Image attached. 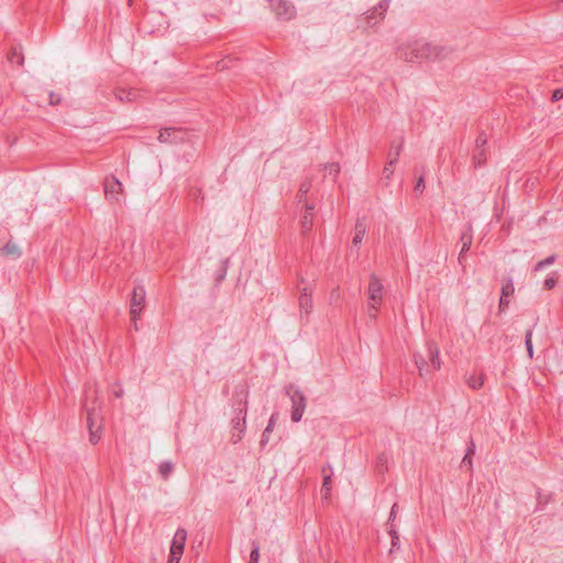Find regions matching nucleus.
Listing matches in <instances>:
<instances>
[{
	"instance_id": "obj_1",
	"label": "nucleus",
	"mask_w": 563,
	"mask_h": 563,
	"mask_svg": "<svg viewBox=\"0 0 563 563\" xmlns=\"http://www.w3.org/2000/svg\"><path fill=\"white\" fill-rule=\"evenodd\" d=\"M398 57L411 64H421L424 62H441L452 54V49L433 45L422 38L407 41L397 47Z\"/></svg>"
},
{
	"instance_id": "obj_2",
	"label": "nucleus",
	"mask_w": 563,
	"mask_h": 563,
	"mask_svg": "<svg viewBox=\"0 0 563 563\" xmlns=\"http://www.w3.org/2000/svg\"><path fill=\"white\" fill-rule=\"evenodd\" d=\"M84 408L87 412V424L89 429V440L92 444L98 443L101 438V417L98 389L95 384H90L85 390Z\"/></svg>"
},
{
	"instance_id": "obj_3",
	"label": "nucleus",
	"mask_w": 563,
	"mask_h": 563,
	"mask_svg": "<svg viewBox=\"0 0 563 563\" xmlns=\"http://www.w3.org/2000/svg\"><path fill=\"white\" fill-rule=\"evenodd\" d=\"M367 316L371 320L377 318V312L383 302L384 285L383 282L375 275L369 276L367 287Z\"/></svg>"
},
{
	"instance_id": "obj_4",
	"label": "nucleus",
	"mask_w": 563,
	"mask_h": 563,
	"mask_svg": "<svg viewBox=\"0 0 563 563\" xmlns=\"http://www.w3.org/2000/svg\"><path fill=\"white\" fill-rule=\"evenodd\" d=\"M298 291H299V298H298V305L301 317H308L313 307L312 301V291L313 287L310 283L306 282L302 277L298 280Z\"/></svg>"
},
{
	"instance_id": "obj_5",
	"label": "nucleus",
	"mask_w": 563,
	"mask_h": 563,
	"mask_svg": "<svg viewBox=\"0 0 563 563\" xmlns=\"http://www.w3.org/2000/svg\"><path fill=\"white\" fill-rule=\"evenodd\" d=\"M287 395L291 401V420L299 422L303 416L307 406V398L303 393L294 386L287 388Z\"/></svg>"
},
{
	"instance_id": "obj_6",
	"label": "nucleus",
	"mask_w": 563,
	"mask_h": 563,
	"mask_svg": "<svg viewBox=\"0 0 563 563\" xmlns=\"http://www.w3.org/2000/svg\"><path fill=\"white\" fill-rule=\"evenodd\" d=\"M187 540V531L184 528H178L174 534L168 563H179L184 553Z\"/></svg>"
},
{
	"instance_id": "obj_7",
	"label": "nucleus",
	"mask_w": 563,
	"mask_h": 563,
	"mask_svg": "<svg viewBox=\"0 0 563 563\" xmlns=\"http://www.w3.org/2000/svg\"><path fill=\"white\" fill-rule=\"evenodd\" d=\"M246 413H247V408H246V400H245L244 407L239 408L236 410L235 417L231 421V424H232L231 441L233 443H238L242 439V437L245 432Z\"/></svg>"
},
{
	"instance_id": "obj_8",
	"label": "nucleus",
	"mask_w": 563,
	"mask_h": 563,
	"mask_svg": "<svg viewBox=\"0 0 563 563\" xmlns=\"http://www.w3.org/2000/svg\"><path fill=\"white\" fill-rule=\"evenodd\" d=\"M145 289L142 285H137L133 289V295L131 298V308L130 313L131 318L134 324V328L137 330V319L141 316V312L143 310V305L145 301Z\"/></svg>"
},
{
	"instance_id": "obj_9",
	"label": "nucleus",
	"mask_w": 563,
	"mask_h": 563,
	"mask_svg": "<svg viewBox=\"0 0 563 563\" xmlns=\"http://www.w3.org/2000/svg\"><path fill=\"white\" fill-rule=\"evenodd\" d=\"M188 139V133L183 129L165 128L161 130L158 141L161 143L177 144L185 142Z\"/></svg>"
},
{
	"instance_id": "obj_10",
	"label": "nucleus",
	"mask_w": 563,
	"mask_h": 563,
	"mask_svg": "<svg viewBox=\"0 0 563 563\" xmlns=\"http://www.w3.org/2000/svg\"><path fill=\"white\" fill-rule=\"evenodd\" d=\"M275 14L283 20H290L295 16V7L288 0H267Z\"/></svg>"
},
{
	"instance_id": "obj_11",
	"label": "nucleus",
	"mask_w": 563,
	"mask_h": 563,
	"mask_svg": "<svg viewBox=\"0 0 563 563\" xmlns=\"http://www.w3.org/2000/svg\"><path fill=\"white\" fill-rule=\"evenodd\" d=\"M123 192V186L121 181L114 177H107L104 180V195L106 198L111 202H119L120 196Z\"/></svg>"
},
{
	"instance_id": "obj_12",
	"label": "nucleus",
	"mask_w": 563,
	"mask_h": 563,
	"mask_svg": "<svg viewBox=\"0 0 563 563\" xmlns=\"http://www.w3.org/2000/svg\"><path fill=\"white\" fill-rule=\"evenodd\" d=\"M389 3H390V0H380L375 8L367 11V13H366L367 24L374 25L376 23V21L373 22V20H375L376 13L379 14L380 19H383L385 12L389 8Z\"/></svg>"
},
{
	"instance_id": "obj_13",
	"label": "nucleus",
	"mask_w": 563,
	"mask_h": 563,
	"mask_svg": "<svg viewBox=\"0 0 563 563\" xmlns=\"http://www.w3.org/2000/svg\"><path fill=\"white\" fill-rule=\"evenodd\" d=\"M313 207L306 202V211L301 218V230L303 233L309 232L313 225Z\"/></svg>"
},
{
	"instance_id": "obj_14",
	"label": "nucleus",
	"mask_w": 563,
	"mask_h": 563,
	"mask_svg": "<svg viewBox=\"0 0 563 563\" xmlns=\"http://www.w3.org/2000/svg\"><path fill=\"white\" fill-rule=\"evenodd\" d=\"M427 350H428V355L430 357L429 368L432 367L433 371L439 369L441 366L439 349L435 346V344L428 343Z\"/></svg>"
},
{
	"instance_id": "obj_15",
	"label": "nucleus",
	"mask_w": 563,
	"mask_h": 563,
	"mask_svg": "<svg viewBox=\"0 0 563 563\" xmlns=\"http://www.w3.org/2000/svg\"><path fill=\"white\" fill-rule=\"evenodd\" d=\"M472 240H473L472 227L470 225L468 230L466 232H464L462 234V236H461L462 249H461V252H460V255H459V261L460 262L462 261V257H463L464 253L470 251L471 245H472Z\"/></svg>"
},
{
	"instance_id": "obj_16",
	"label": "nucleus",
	"mask_w": 563,
	"mask_h": 563,
	"mask_svg": "<svg viewBox=\"0 0 563 563\" xmlns=\"http://www.w3.org/2000/svg\"><path fill=\"white\" fill-rule=\"evenodd\" d=\"M114 95H115V98L121 102H131V101L135 100L137 93L133 89H130V90L117 89Z\"/></svg>"
},
{
	"instance_id": "obj_17",
	"label": "nucleus",
	"mask_w": 563,
	"mask_h": 563,
	"mask_svg": "<svg viewBox=\"0 0 563 563\" xmlns=\"http://www.w3.org/2000/svg\"><path fill=\"white\" fill-rule=\"evenodd\" d=\"M277 420H278V413L274 412L271 416L268 424H267V427L265 428V430H264V432L262 434V440H261V444L262 445H265L268 442L269 433L273 431Z\"/></svg>"
},
{
	"instance_id": "obj_18",
	"label": "nucleus",
	"mask_w": 563,
	"mask_h": 563,
	"mask_svg": "<svg viewBox=\"0 0 563 563\" xmlns=\"http://www.w3.org/2000/svg\"><path fill=\"white\" fill-rule=\"evenodd\" d=\"M404 146V140L401 139L397 144L391 145V150L388 154L389 157V165H396L398 157L400 155V152L402 151Z\"/></svg>"
},
{
	"instance_id": "obj_19",
	"label": "nucleus",
	"mask_w": 563,
	"mask_h": 563,
	"mask_svg": "<svg viewBox=\"0 0 563 563\" xmlns=\"http://www.w3.org/2000/svg\"><path fill=\"white\" fill-rule=\"evenodd\" d=\"M415 363L418 367L419 375L421 377H424L430 373L429 365L427 364L424 357L421 354H415Z\"/></svg>"
},
{
	"instance_id": "obj_20",
	"label": "nucleus",
	"mask_w": 563,
	"mask_h": 563,
	"mask_svg": "<svg viewBox=\"0 0 563 563\" xmlns=\"http://www.w3.org/2000/svg\"><path fill=\"white\" fill-rule=\"evenodd\" d=\"M324 175L323 178H327L328 176L331 177L332 180H334L338 175L340 174V165L338 163H329L323 166Z\"/></svg>"
},
{
	"instance_id": "obj_21",
	"label": "nucleus",
	"mask_w": 563,
	"mask_h": 563,
	"mask_svg": "<svg viewBox=\"0 0 563 563\" xmlns=\"http://www.w3.org/2000/svg\"><path fill=\"white\" fill-rule=\"evenodd\" d=\"M2 253L7 256H12L13 258H18L21 256V251L19 246L11 241L3 246Z\"/></svg>"
},
{
	"instance_id": "obj_22",
	"label": "nucleus",
	"mask_w": 563,
	"mask_h": 563,
	"mask_svg": "<svg viewBox=\"0 0 563 563\" xmlns=\"http://www.w3.org/2000/svg\"><path fill=\"white\" fill-rule=\"evenodd\" d=\"M174 471V464L170 461H163L158 465V473L163 479H167Z\"/></svg>"
},
{
	"instance_id": "obj_23",
	"label": "nucleus",
	"mask_w": 563,
	"mask_h": 563,
	"mask_svg": "<svg viewBox=\"0 0 563 563\" xmlns=\"http://www.w3.org/2000/svg\"><path fill=\"white\" fill-rule=\"evenodd\" d=\"M8 59L11 64L22 65L23 64V55L20 47H13L8 54Z\"/></svg>"
},
{
	"instance_id": "obj_24",
	"label": "nucleus",
	"mask_w": 563,
	"mask_h": 563,
	"mask_svg": "<svg viewBox=\"0 0 563 563\" xmlns=\"http://www.w3.org/2000/svg\"><path fill=\"white\" fill-rule=\"evenodd\" d=\"M364 235H365V225L362 222L357 221L355 224V234H354V238L352 241L353 245L357 246L358 244H361Z\"/></svg>"
},
{
	"instance_id": "obj_25",
	"label": "nucleus",
	"mask_w": 563,
	"mask_h": 563,
	"mask_svg": "<svg viewBox=\"0 0 563 563\" xmlns=\"http://www.w3.org/2000/svg\"><path fill=\"white\" fill-rule=\"evenodd\" d=\"M484 382H485V376L483 374L476 376V375H471L466 383L467 385L472 388V389H479L481 387H483L484 385Z\"/></svg>"
},
{
	"instance_id": "obj_26",
	"label": "nucleus",
	"mask_w": 563,
	"mask_h": 563,
	"mask_svg": "<svg viewBox=\"0 0 563 563\" xmlns=\"http://www.w3.org/2000/svg\"><path fill=\"white\" fill-rule=\"evenodd\" d=\"M515 292V286H514V282L511 278H508L507 280H505L503 283V286H501V296L503 297H506V298H509L514 295Z\"/></svg>"
},
{
	"instance_id": "obj_27",
	"label": "nucleus",
	"mask_w": 563,
	"mask_h": 563,
	"mask_svg": "<svg viewBox=\"0 0 563 563\" xmlns=\"http://www.w3.org/2000/svg\"><path fill=\"white\" fill-rule=\"evenodd\" d=\"M556 261V256L555 255H550L548 256L547 258L542 260V261H539L534 267H533V271L534 272H540L542 269H544L545 267L554 264Z\"/></svg>"
},
{
	"instance_id": "obj_28",
	"label": "nucleus",
	"mask_w": 563,
	"mask_h": 563,
	"mask_svg": "<svg viewBox=\"0 0 563 563\" xmlns=\"http://www.w3.org/2000/svg\"><path fill=\"white\" fill-rule=\"evenodd\" d=\"M330 494H331V476L324 475L322 487H321V496H322V498L328 499L330 497Z\"/></svg>"
},
{
	"instance_id": "obj_29",
	"label": "nucleus",
	"mask_w": 563,
	"mask_h": 563,
	"mask_svg": "<svg viewBox=\"0 0 563 563\" xmlns=\"http://www.w3.org/2000/svg\"><path fill=\"white\" fill-rule=\"evenodd\" d=\"M473 162H474L475 167H479L485 164L486 155H485L484 148H482V150L475 148V152L473 155Z\"/></svg>"
},
{
	"instance_id": "obj_30",
	"label": "nucleus",
	"mask_w": 563,
	"mask_h": 563,
	"mask_svg": "<svg viewBox=\"0 0 563 563\" xmlns=\"http://www.w3.org/2000/svg\"><path fill=\"white\" fill-rule=\"evenodd\" d=\"M310 188H311L310 180H306L300 185L299 192H298V201L299 202H302V201L307 202L306 195L309 192Z\"/></svg>"
},
{
	"instance_id": "obj_31",
	"label": "nucleus",
	"mask_w": 563,
	"mask_h": 563,
	"mask_svg": "<svg viewBox=\"0 0 563 563\" xmlns=\"http://www.w3.org/2000/svg\"><path fill=\"white\" fill-rule=\"evenodd\" d=\"M525 344L527 347L529 358H532L533 357L532 330H528L526 332Z\"/></svg>"
},
{
	"instance_id": "obj_32",
	"label": "nucleus",
	"mask_w": 563,
	"mask_h": 563,
	"mask_svg": "<svg viewBox=\"0 0 563 563\" xmlns=\"http://www.w3.org/2000/svg\"><path fill=\"white\" fill-rule=\"evenodd\" d=\"M260 560V545L257 542H252V550L250 554V563H258Z\"/></svg>"
},
{
	"instance_id": "obj_33",
	"label": "nucleus",
	"mask_w": 563,
	"mask_h": 563,
	"mask_svg": "<svg viewBox=\"0 0 563 563\" xmlns=\"http://www.w3.org/2000/svg\"><path fill=\"white\" fill-rule=\"evenodd\" d=\"M388 533L391 538V547L393 548H398L399 547V536H398V532L393 528L390 527L389 530H388Z\"/></svg>"
},
{
	"instance_id": "obj_34",
	"label": "nucleus",
	"mask_w": 563,
	"mask_h": 563,
	"mask_svg": "<svg viewBox=\"0 0 563 563\" xmlns=\"http://www.w3.org/2000/svg\"><path fill=\"white\" fill-rule=\"evenodd\" d=\"M474 443H472V445L467 449V452L462 460L463 464H468L470 466H472V455L474 454Z\"/></svg>"
},
{
	"instance_id": "obj_35",
	"label": "nucleus",
	"mask_w": 563,
	"mask_h": 563,
	"mask_svg": "<svg viewBox=\"0 0 563 563\" xmlns=\"http://www.w3.org/2000/svg\"><path fill=\"white\" fill-rule=\"evenodd\" d=\"M394 167H395V165H389V161H388L383 169V177L385 179L389 180L391 178V176L394 174Z\"/></svg>"
},
{
	"instance_id": "obj_36",
	"label": "nucleus",
	"mask_w": 563,
	"mask_h": 563,
	"mask_svg": "<svg viewBox=\"0 0 563 563\" xmlns=\"http://www.w3.org/2000/svg\"><path fill=\"white\" fill-rule=\"evenodd\" d=\"M413 190H415L416 194H422L423 192V190H424V178H423V176L418 178L417 184H416Z\"/></svg>"
},
{
	"instance_id": "obj_37",
	"label": "nucleus",
	"mask_w": 563,
	"mask_h": 563,
	"mask_svg": "<svg viewBox=\"0 0 563 563\" xmlns=\"http://www.w3.org/2000/svg\"><path fill=\"white\" fill-rule=\"evenodd\" d=\"M487 143V137L484 134H481L476 139V148L482 150Z\"/></svg>"
},
{
	"instance_id": "obj_38",
	"label": "nucleus",
	"mask_w": 563,
	"mask_h": 563,
	"mask_svg": "<svg viewBox=\"0 0 563 563\" xmlns=\"http://www.w3.org/2000/svg\"><path fill=\"white\" fill-rule=\"evenodd\" d=\"M555 285H556V279H555V277H554V276H548V277L545 278V280H544V287H545L547 289H552V288H554V287H555Z\"/></svg>"
},
{
	"instance_id": "obj_39",
	"label": "nucleus",
	"mask_w": 563,
	"mask_h": 563,
	"mask_svg": "<svg viewBox=\"0 0 563 563\" xmlns=\"http://www.w3.org/2000/svg\"><path fill=\"white\" fill-rule=\"evenodd\" d=\"M561 99H563V88H558L553 91L552 100L559 101Z\"/></svg>"
},
{
	"instance_id": "obj_40",
	"label": "nucleus",
	"mask_w": 563,
	"mask_h": 563,
	"mask_svg": "<svg viewBox=\"0 0 563 563\" xmlns=\"http://www.w3.org/2000/svg\"><path fill=\"white\" fill-rule=\"evenodd\" d=\"M398 505L394 504L389 514L388 523H391L397 516Z\"/></svg>"
},
{
	"instance_id": "obj_41",
	"label": "nucleus",
	"mask_w": 563,
	"mask_h": 563,
	"mask_svg": "<svg viewBox=\"0 0 563 563\" xmlns=\"http://www.w3.org/2000/svg\"><path fill=\"white\" fill-rule=\"evenodd\" d=\"M508 306H509V299L506 298V297L500 296V299H499V310L504 311V310H506V308H508Z\"/></svg>"
},
{
	"instance_id": "obj_42",
	"label": "nucleus",
	"mask_w": 563,
	"mask_h": 563,
	"mask_svg": "<svg viewBox=\"0 0 563 563\" xmlns=\"http://www.w3.org/2000/svg\"><path fill=\"white\" fill-rule=\"evenodd\" d=\"M112 394H113L114 397L121 398L123 396V394H124V390H123V388L120 385H118V386H114V388L112 390Z\"/></svg>"
},
{
	"instance_id": "obj_43",
	"label": "nucleus",
	"mask_w": 563,
	"mask_h": 563,
	"mask_svg": "<svg viewBox=\"0 0 563 563\" xmlns=\"http://www.w3.org/2000/svg\"><path fill=\"white\" fill-rule=\"evenodd\" d=\"M60 102V97L59 96H55V93L51 92L49 93V103L51 104H58Z\"/></svg>"
}]
</instances>
